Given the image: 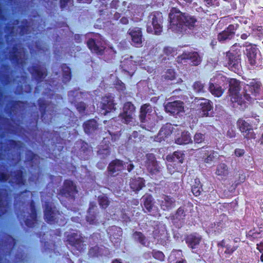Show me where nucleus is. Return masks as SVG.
<instances>
[{
    "instance_id": "1",
    "label": "nucleus",
    "mask_w": 263,
    "mask_h": 263,
    "mask_svg": "<svg viewBox=\"0 0 263 263\" xmlns=\"http://www.w3.org/2000/svg\"><path fill=\"white\" fill-rule=\"evenodd\" d=\"M229 88L228 90L230 101L233 103H237L242 108H246L256 100L259 94L261 83L257 79H252L243 88L242 95L240 94L241 89L240 81L234 78L228 80Z\"/></svg>"
},
{
    "instance_id": "2",
    "label": "nucleus",
    "mask_w": 263,
    "mask_h": 263,
    "mask_svg": "<svg viewBox=\"0 0 263 263\" xmlns=\"http://www.w3.org/2000/svg\"><path fill=\"white\" fill-rule=\"evenodd\" d=\"M170 28L173 31L182 32L185 27L191 28L195 26L197 18L176 8H173L169 14Z\"/></svg>"
},
{
    "instance_id": "3",
    "label": "nucleus",
    "mask_w": 263,
    "mask_h": 263,
    "mask_svg": "<svg viewBox=\"0 0 263 263\" xmlns=\"http://www.w3.org/2000/svg\"><path fill=\"white\" fill-rule=\"evenodd\" d=\"M78 193V187L71 179L64 180L63 186L58 190L57 197L63 205H66L65 200L73 201Z\"/></svg>"
},
{
    "instance_id": "4",
    "label": "nucleus",
    "mask_w": 263,
    "mask_h": 263,
    "mask_svg": "<svg viewBox=\"0 0 263 263\" xmlns=\"http://www.w3.org/2000/svg\"><path fill=\"white\" fill-rule=\"evenodd\" d=\"M44 218L49 224L59 226L65 223V219L62 212L58 210L51 202L46 201L44 205Z\"/></svg>"
},
{
    "instance_id": "5",
    "label": "nucleus",
    "mask_w": 263,
    "mask_h": 263,
    "mask_svg": "<svg viewBox=\"0 0 263 263\" xmlns=\"http://www.w3.org/2000/svg\"><path fill=\"white\" fill-rule=\"evenodd\" d=\"M221 62L223 66L238 73L241 68V55L237 52L229 50L223 53Z\"/></svg>"
},
{
    "instance_id": "6",
    "label": "nucleus",
    "mask_w": 263,
    "mask_h": 263,
    "mask_svg": "<svg viewBox=\"0 0 263 263\" xmlns=\"http://www.w3.org/2000/svg\"><path fill=\"white\" fill-rule=\"evenodd\" d=\"M85 237L79 233L77 230L70 232L65 234V242L69 245L74 251H78L81 253L86 249V244L85 242Z\"/></svg>"
},
{
    "instance_id": "7",
    "label": "nucleus",
    "mask_w": 263,
    "mask_h": 263,
    "mask_svg": "<svg viewBox=\"0 0 263 263\" xmlns=\"http://www.w3.org/2000/svg\"><path fill=\"white\" fill-rule=\"evenodd\" d=\"M41 118L43 122L49 123L55 114V105L51 102H46L44 99L39 98L37 101Z\"/></svg>"
},
{
    "instance_id": "8",
    "label": "nucleus",
    "mask_w": 263,
    "mask_h": 263,
    "mask_svg": "<svg viewBox=\"0 0 263 263\" xmlns=\"http://www.w3.org/2000/svg\"><path fill=\"white\" fill-rule=\"evenodd\" d=\"M148 20L151 21L153 28L147 26V32L160 35L163 30V17L162 13L160 11L151 12L148 16Z\"/></svg>"
},
{
    "instance_id": "9",
    "label": "nucleus",
    "mask_w": 263,
    "mask_h": 263,
    "mask_svg": "<svg viewBox=\"0 0 263 263\" xmlns=\"http://www.w3.org/2000/svg\"><path fill=\"white\" fill-rule=\"evenodd\" d=\"M246 50L247 62L252 68L260 67L262 66V58L260 53L258 58H257V52L259 51L256 45L250 44L247 46Z\"/></svg>"
},
{
    "instance_id": "10",
    "label": "nucleus",
    "mask_w": 263,
    "mask_h": 263,
    "mask_svg": "<svg viewBox=\"0 0 263 263\" xmlns=\"http://www.w3.org/2000/svg\"><path fill=\"white\" fill-rule=\"evenodd\" d=\"M227 78L222 76H218L211 79L209 85L210 92L215 97H221L224 91V89L222 88Z\"/></svg>"
},
{
    "instance_id": "11",
    "label": "nucleus",
    "mask_w": 263,
    "mask_h": 263,
    "mask_svg": "<svg viewBox=\"0 0 263 263\" xmlns=\"http://www.w3.org/2000/svg\"><path fill=\"white\" fill-rule=\"evenodd\" d=\"M236 125L245 139L248 140L256 138V134L251 123L242 118H239L237 121Z\"/></svg>"
},
{
    "instance_id": "12",
    "label": "nucleus",
    "mask_w": 263,
    "mask_h": 263,
    "mask_svg": "<svg viewBox=\"0 0 263 263\" xmlns=\"http://www.w3.org/2000/svg\"><path fill=\"white\" fill-rule=\"evenodd\" d=\"M114 97L110 93H108L101 98L100 102V107L101 111H104L103 114L106 115L107 114L116 110Z\"/></svg>"
},
{
    "instance_id": "13",
    "label": "nucleus",
    "mask_w": 263,
    "mask_h": 263,
    "mask_svg": "<svg viewBox=\"0 0 263 263\" xmlns=\"http://www.w3.org/2000/svg\"><path fill=\"white\" fill-rule=\"evenodd\" d=\"M32 78L37 83H41L48 75L47 69L39 65H33L28 68Z\"/></svg>"
},
{
    "instance_id": "14",
    "label": "nucleus",
    "mask_w": 263,
    "mask_h": 263,
    "mask_svg": "<svg viewBox=\"0 0 263 263\" xmlns=\"http://www.w3.org/2000/svg\"><path fill=\"white\" fill-rule=\"evenodd\" d=\"M86 220L91 225H97L99 223V211L96 205L93 202H90L89 208L87 211Z\"/></svg>"
},
{
    "instance_id": "15",
    "label": "nucleus",
    "mask_w": 263,
    "mask_h": 263,
    "mask_svg": "<svg viewBox=\"0 0 263 263\" xmlns=\"http://www.w3.org/2000/svg\"><path fill=\"white\" fill-rule=\"evenodd\" d=\"M197 110L200 116L209 117L210 111L213 108L212 102L208 99L201 98L197 101Z\"/></svg>"
},
{
    "instance_id": "16",
    "label": "nucleus",
    "mask_w": 263,
    "mask_h": 263,
    "mask_svg": "<svg viewBox=\"0 0 263 263\" xmlns=\"http://www.w3.org/2000/svg\"><path fill=\"white\" fill-rule=\"evenodd\" d=\"M136 107L131 102H125L123 105V112L119 115L123 123L128 124L132 122Z\"/></svg>"
},
{
    "instance_id": "17",
    "label": "nucleus",
    "mask_w": 263,
    "mask_h": 263,
    "mask_svg": "<svg viewBox=\"0 0 263 263\" xmlns=\"http://www.w3.org/2000/svg\"><path fill=\"white\" fill-rule=\"evenodd\" d=\"M238 27V24L229 25L224 30L218 34V41L219 42L224 43L232 40L234 37L235 31Z\"/></svg>"
},
{
    "instance_id": "18",
    "label": "nucleus",
    "mask_w": 263,
    "mask_h": 263,
    "mask_svg": "<svg viewBox=\"0 0 263 263\" xmlns=\"http://www.w3.org/2000/svg\"><path fill=\"white\" fill-rule=\"evenodd\" d=\"M187 60H189L191 63L192 65L198 66L201 62V58L197 52H183L182 54L179 55L177 58V61L178 63H182L183 61H185Z\"/></svg>"
},
{
    "instance_id": "19",
    "label": "nucleus",
    "mask_w": 263,
    "mask_h": 263,
    "mask_svg": "<svg viewBox=\"0 0 263 263\" xmlns=\"http://www.w3.org/2000/svg\"><path fill=\"white\" fill-rule=\"evenodd\" d=\"M30 206L31 213L27 217H25V215H23V221L27 228H33L37 223V211L33 200L31 201Z\"/></svg>"
},
{
    "instance_id": "20",
    "label": "nucleus",
    "mask_w": 263,
    "mask_h": 263,
    "mask_svg": "<svg viewBox=\"0 0 263 263\" xmlns=\"http://www.w3.org/2000/svg\"><path fill=\"white\" fill-rule=\"evenodd\" d=\"M87 46L92 53L100 55L103 54L105 49V47L103 42L94 38H90L87 40Z\"/></svg>"
},
{
    "instance_id": "21",
    "label": "nucleus",
    "mask_w": 263,
    "mask_h": 263,
    "mask_svg": "<svg viewBox=\"0 0 263 263\" xmlns=\"http://www.w3.org/2000/svg\"><path fill=\"white\" fill-rule=\"evenodd\" d=\"M217 246L218 248L224 249L222 255L225 258H229L233 253L237 250L238 246L231 245L230 243V239H223L217 242Z\"/></svg>"
},
{
    "instance_id": "22",
    "label": "nucleus",
    "mask_w": 263,
    "mask_h": 263,
    "mask_svg": "<svg viewBox=\"0 0 263 263\" xmlns=\"http://www.w3.org/2000/svg\"><path fill=\"white\" fill-rule=\"evenodd\" d=\"M125 168V163L118 159L112 160L109 164L107 171L109 174L115 176Z\"/></svg>"
},
{
    "instance_id": "23",
    "label": "nucleus",
    "mask_w": 263,
    "mask_h": 263,
    "mask_svg": "<svg viewBox=\"0 0 263 263\" xmlns=\"http://www.w3.org/2000/svg\"><path fill=\"white\" fill-rule=\"evenodd\" d=\"M146 166L147 171L151 175L156 174L160 172V167L155 155L153 154H147Z\"/></svg>"
},
{
    "instance_id": "24",
    "label": "nucleus",
    "mask_w": 263,
    "mask_h": 263,
    "mask_svg": "<svg viewBox=\"0 0 263 263\" xmlns=\"http://www.w3.org/2000/svg\"><path fill=\"white\" fill-rule=\"evenodd\" d=\"M183 102L181 101H175L170 102L165 105V110L167 112H170L174 115H178L184 111Z\"/></svg>"
},
{
    "instance_id": "25",
    "label": "nucleus",
    "mask_w": 263,
    "mask_h": 263,
    "mask_svg": "<svg viewBox=\"0 0 263 263\" xmlns=\"http://www.w3.org/2000/svg\"><path fill=\"white\" fill-rule=\"evenodd\" d=\"M202 236L194 232L187 235L185 237V243L192 250L196 249L202 240Z\"/></svg>"
},
{
    "instance_id": "26",
    "label": "nucleus",
    "mask_w": 263,
    "mask_h": 263,
    "mask_svg": "<svg viewBox=\"0 0 263 263\" xmlns=\"http://www.w3.org/2000/svg\"><path fill=\"white\" fill-rule=\"evenodd\" d=\"M129 34L132 38V41L134 46L141 47L142 46V33L141 29L135 27L132 29H129Z\"/></svg>"
},
{
    "instance_id": "27",
    "label": "nucleus",
    "mask_w": 263,
    "mask_h": 263,
    "mask_svg": "<svg viewBox=\"0 0 263 263\" xmlns=\"http://www.w3.org/2000/svg\"><path fill=\"white\" fill-rule=\"evenodd\" d=\"M9 183L11 184H15L20 186L25 185L26 183V179L24 171L21 169L14 171L12 174L11 179L9 181Z\"/></svg>"
},
{
    "instance_id": "28",
    "label": "nucleus",
    "mask_w": 263,
    "mask_h": 263,
    "mask_svg": "<svg viewBox=\"0 0 263 263\" xmlns=\"http://www.w3.org/2000/svg\"><path fill=\"white\" fill-rule=\"evenodd\" d=\"M153 111V107L149 103H145L141 106L140 112L139 115V120L141 123H146L147 121V117H148ZM145 126H148L146 124Z\"/></svg>"
},
{
    "instance_id": "29",
    "label": "nucleus",
    "mask_w": 263,
    "mask_h": 263,
    "mask_svg": "<svg viewBox=\"0 0 263 263\" xmlns=\"http://www.w3.org/2000/svg\"><path fill=\"white\" fill-rule=\"evenodd\" d=\"M173 130V127L170 123L163 125L159 130L157 136V140L159 142L164 141L165 139L171 136Z\"/></svg>"
},
{
    "instance_id": "30",
    "label": "nucleus",
    "mask_w": 263,
    "mask_h": 263,
    "mask_svg": "<svg viewBox=\"0 0 263 263\" xmlns=\"http://www.w3.org/2000/svg\"><path fill=\"white\" fill-rule=\"evenodd\" d=\"M98 127L99 124L94 119L88 120L83 124L84 131L88 135L93 134L98 130Z\"/></svg>"
},
{
    "instance_id": "31",
    "label": "nucleus",
    "mask_w": 263,
    "mask_h": 263,
    "mask_svg": "<svg viewBox=\"0 0 263 263\" xmlns=\"http://www.w3.org/2000/svg\"><path fill=\"white\" fill-rule=\"evenodd\" d=\"M129 185L130 189L137 193L145 186V180L141 177H134L130 180Z\"/></svg>"
},
{
    "instance_id": "32",
    "label": "nucleus",
    "mask_w": 263,
    "mask_h": 263,
    "mask_svg": "<svg viewBox=\"0 0 263 263\" xmlns=\"http://www.w3.org/2000/svg\"><path fill=\"white\" fill-rule=\"evenodd\" d=\"M160 202L161 208L163 211H168L175 205V200L169 195H163Z\"/></svg>"
},
{
    "instance_id": "33",
    "label": "nucleus",
    "mask_w": 263,
    "mask_h": 263,
    "mask_svg": "<svg viewBox=\"0 0 263 263\" xmlns=\"http://www.w3.org/2000/svg\"><path fill=\"white\" fill-rule=\"evenodd\" d=\"M186 214L184 206L179 207L175 213L171 216V219L174 223H184L185 219Z\"/></svg>"
},
{
    "instance_id": "34",
    "label": "nucleus",
    "mask_w": 263,
    "mask_h": 263,
    "mask_svg": "<svg viewBox=\"0 0 263 263\" xmlns=\"http://www.w3.org/2000/svg\"><path fill=\"white\" fill-rule=\"evenodd\" d=\"M185 154L181 151H175L172 155H167L166 160L169 162L182 163L184 159Z\"/></svg>"
},
{
    "instance_id": "35",
    "label": "nucleus",
    "mask_w": 263,
    "mask_h": 263,
    "mask_svg": "<svg viewBox=\"0 0 263 263\" xmlns=\"http://www.w3.org/2000/svg\"><path fill=\"white\" fill-rule=\"evenodd\" d=\"M61 68L62 71V82L67 83L71 79V69L65 63L61 64Z\"/></svg>"
},
{
    "instance_id": "36",
    "label": "nucleus",
    "mask_w": 263,
    "mask_h": 263,
    "mask_svg": "<svg viewBox=\"0 0 263 263\" xmlns=\"http://www.w3.org/2000/svg\"><path fill=\"white\" fill-rule=\"evenodd\" d=\"M175 143L179 145L187 144L192 142L190 134L188 132H183L181 136L175 140Z\"/></svg>"
},
{
    "instance_id": "37",
    "label": "nucleus",
    "mask_w": 263,
    "mask_h": 263,
    "mask_svg": "<svg viewBox=\"0 0 263 263\" xmlns=\"http://www.w3.org/2000/svg\"><path fill=\"white\" fill-rule=\"evenodd\" d=\"M81 147L79 148V153L82 156L83 159L86 160L88 159L89 154L91 153V150L89 147L87 143L84 141L80 142Z\"/></svg>"
},
{
    "instance_id": "38",
    "label": "nucleus",
    "mask_w": 263,
    "mask_h": 263,
    "mask_svg": "<svg viewBox=\"0 0 263 263\" xmlns=\"http://www.w3.org/2000/svg\"><path fill=\"white\" fill-rule=\"evenodd\" d=\"M21 52L18 51V47L14 45L12 47V51L10 55V60L14 63L19 65L22 63L21 61Z\"/></svg>"
},
{
    "instance_id": "39",
    "label": "nucleus",
    "mask_w": 263,
    "mask_h": 263,
    "mask_svg": "<svg viewBox=\"0 0 263 263\" xmlns=\"http://www.w3.org/2000/svg\"><path fill=\"white\" fill-rule=\"evenodd\" d=\"M11 103L12 105L8 111V114L10 116L14 113L16 110L23 108L27 104V102L20 100L12 101Z\"/></svg>"
},
{
    "instance_id": "40",
    "label": "nucleus",
    "mask_w": 263,
    "mask_h": 263,
    "mask_svg": "<svg viewBox=\"0 0 263 263\" xmlns=\"http://www.w3.org/2000/svg\"><path fill=\"white\" fill-rule=\"evenodd\" d=\"M39 156L31 151H28L26 154V161L31 167L39 162Z\"/></svg>"
},
{
    "instance_id": "41",
    "label": "nucleus",
    "mask_w": 263,
    "mask_h": 263,
    "mask_svg": "<svg viewBox=\"0 0 263 263\" xmlns=\"http://www.w3.org/2000/svg\"><path fill=\"white\" fill-rule=\"evenodd\" d=\"M143 204L148 213H151L154 208L153 198L151 195L143 196Z\"/></svg>"
},
{
    "instance_id": "42",
    "label": "nucleus",
    "mask_w": 263,
    "mask_h": 263,
    "mask_svg": "<svg viewBox=\"0 0 263 263\" xmlns=\"http://www.w3.org/2000/svg\"><path fill=\"white\" fill-rule=\"evenodd\" d=\"M139 6L136 4L129 3L127 7V9H123L121 12L127 15H135L136 13L138 12Z\"/></svg>"
},
{
    "instance_id": "43",
    "label": "nucleus",
    "mask_w": 263,
    "mask_h": 263,
    "mask_svg": "<svg viewBox=\"0 0 263 263\" xmlns=\"http://www.w3.org/2000/svg\"><path fill=\"white\" fill-rule=\"evenodd\" d=\"M216 175L221 177L227 176L229 174V168L227 164L221 163L217 166Z\"/></svg>"
},
{
    "instance_id": "44",
    "label": "nucleus",
    "mask_w": 263,
    "mask_h": 263,
    "mask_svg": "<svg viewBox=\"0 0 263 263\" xmlns=\"http://www.w3.org/2000/svg\"><path fill=\"white\" fill-rule=\"evenodd\" d=\"M16 240L11 235L7 234L5 237V245L10 253L16 246Z\"/></svg>"
},
{
    "instance_id": "45",
    "label": "nucleus",
    "mask_w": 263,
    "mask_h": 263,
    "mask_svg": "<svg viewBox=\"0 0 263 263\" xmlns=\"http://www.w3.org/2000/svg\"><path fill=\"white\" fill-rule=\"evenodd\" d=\"M262 230L260 229L256 230L254 229L249 231L246 234V237L251 241H254L256 239L260 238L262 237Z\"/></svg>"
},
{
    "instance_id": "46",
    "label": "nucleus",
    "mask_w": 263,
    "mask_h": 263,
    "mask_svg": "<svg viewBox=\"0 0 263 263\" xmlns=\"http://www.w3.org/2000/svg\"><path fill=\"white\" fill-rule=\"evenodd\" d=\"M32 85L27 83L25 84L24 85L18 84L16 86V90L20 95L24 93L27 94L30 93L32 92Z\"/></svg>"
},
{
    "instance_id": "47",
    "label": "nucleus",
    "mask_w": 263,
    "mask_h": 263,
    "mask_svg": "<svg viewBox=\"0 0 263 263\" xmlns=\"http://www.w3.org/2000/svg\"><path fill=\"white\" fill-rule=\"evenodd\" d=\"M204 84L200 81H196L193 84L194 91L198 93H203L205 92Z\"/></svg>"
},
{
    "instance_id": "48",
    "label": "nucleus",
    "mask_w": 263,
    "mask_h": 263,
    "mask_svg": "<svg viewBox=\"0 0 263 263\" xmlns=\"http://www.w3.org/2000/svg\"><path fill=\"white\" fill-rule=\"evenodd\" d=\"M133 235L135 240L138 241L141 245L145 246L146 237L142 232L136 231Z\"/></svg>"
},
{
    "instance_id": "49",
    "label": "nucleus",
    "mask_w": 263,
    "mask_h": 263,
    "mask_svg": "<svg viewBox=\"0 0 263 263\" xmlns=\"http://www.w3.org/2000/svg\"><path fill=\"white\" fill-rule=\"evenodd\" d=\"M202 190V184L200 182V181L198 180L197 181V180H195V184L192 186V192L193 195L196 197L199 196Z\"/></svg>"
},
{
    "instance_id": "50",
    "label": "nucleus",
    "mask_w": 263,
    "mask_h": 263,
    "mask_svg": "<svg viewBox=\"0 0 263 263\" xmlns=\"http://www.w3.org/2000/svg\"><path fill=\"white\" fill-rule=\"evenodd\" d=\"M176 78V72L174 69H168L165 73L162 76V79L164 80L172 81Z\"/></svg>"
},
{
    "instance_id": "51",
    "label": "nucleus",
    "mask_w": 263,
    "mask_h": 263,
    "mask_svg": "<svg viewBox=\"0 0 263 263\" xmlns=\"http://www.w3.org/2000/svg\"><path fill=\"white\" fill-rule=\"evenodd\" d=\"M8 203L5 202V200L3 199L2 193L0 192V216H3L5 215L8 212Z\"/></svg>"
},
{
    "instance_id": "52",
    "label": "nucleus",
    "mask_w": 263,
    "mask_h": 263,
    "mask_svg": "<svg viewBox=\"0 0 263 263\" xmlns=\"http://www.w3.org/2000/svg\"><path fill=\"white\" fill-rule=\"evenodd\" d=\"M141 141L139 133L137 131H134L128 137L127 142L129 144H135Z\"/></svg>"
},
{
    "instance_id": "53",
    "label": "nucleus",
    "mask_w": 263,
    "mask_h": 263,
    "mask_svg": "<svg viewBox=\"0 0 263 263\" xmlns=\"http://www.w3.org/2000/svg\"><path fill=\"white\" fill-rule=\"evenodd\" d=\"M98 201L101 208L104 209H106L110 203L108 197L105 196H99Z\"/></svg>"
},
{
    "instance_id": "54",
    "label": "nucleus",
    "mask_w": 263,
    "mask_h": 263,
    "mask_svg": "<svg viewBox=\"0 0 263 263\" xmlns=\"http://www.w3.org/2000/svg\"><path fill=\"white\" fill-rule=\"evenodd\" d=\"M22 24L18 26V28L20 29V33L22 35H24L28 33L29 30V25L28 22L27 20H24L22 22Z\"/></svg>"
},
{
    "instance_id": "55",
    "label": "nucleus",
    "mask_w": 263,
    "mask_h": 263,
    "mask_svg": "<svg viewBox=\"0 0 263 263\" xmlns=\"http://www.w3.org/2000/svg\"><path fill=\"white\" fill-rule=\"evenodd\" d=\"M252 34L255 37L261 40L263 37V28L262 26H258L252 30Z\"/></svg>"
},
{
    "instance_id": "56",
    "label": "nucleus",
    "mask_w": 263,
    "mask_h": 263,
    "mask_svg": "<svg viewBox=\"0 0 263 263\" xmlns=\"http://www.w3.org/2000/svg\"><path fill=\"white\" fill-rule=\"evenodd\" d=\"M153 257L157 260L163 261L165 259V255L163 253L160 251L153 250L152 252Z\"/></svg>"
},
{
    "instance_id": "57",
    "label": "nucleus",
    "mask_w": 263,
    "mask_h": 263,
    "mask_svg": "<svg viewBox=\"0 0 263 263\" xmlns=\"http://www.w3.org/2000/svg\"><path fill=\"white\" fill-rule=\"evenodd\" d=\"M205 135L200 133H197L194 136V141L195 143H201L204 141Z\"/></svg>"
},
{
    "instance_id": "58",
    "label": "nucleus",
    "mask_w": 263,
    "mask_h": 263,
    "mask_svg": "<svg viewBox=\"0 0 263 263\" xmlns=\"http://www.w3.org/2000/svg\"><path fill=\"white\" fill-rule=\"evenodd\" d=\"M88 254L92 257H98L100 254V248L98 246L91 247L89 250Z\"/></svg>"
},
{
    "instance_id": "59",
    "label": "nucleus",
    "mask_w": 263,
    "mask_h": 263,
    "mask_svg": "<svg viewBox=\"0 0 263 263\" xmlns=\"http://www.w3.org/2000/svg\"><path fill=\"white\" fill-rule=\"evenodd\" d=\"M246 174L243 172H240L238 178L235 181V186H237L245 182L246 180Z\"/></svg>"
},
{
    "instance_id": "60",
    "label": "nucleus",
    "mask_w": 263,
    "mask_h": 263,
    "mask_svg": "<svg viewBox=\"0 0 263 263\" xmlns=\"http://www.w3.org/2000/svg\"><path fill=\"white\" fill-rule=\"evenodd\" d=\"M116 88L119 91H124L126 89L125 85L120 80L117 79L115 83Z\"/></svg>"
},
{
    "instance_id": "61",
    "label": "nucleus",
    "mask_w": 263,
    "mask_h": 263,
    "mask_svg": "<svg viewBox=\"0 0 263 263\" xmlns=\"http://www.w3.org/2000/svg\"><path fill=\"white\" fill-rule=\"evenodd\" d=\"M163 51L167 56H173L176 51L174 48L169 46L165 47Z\"/></svg>"
},
{
    "instance_id": "62",
    "label": "nucleus",
    "mask_w": 263,
    "mask_h": 263,
    "mask_svg": "<svg viewBox=\"0 0 263 263\" xmlns=\"http://www.w3.org/2000/svg\"><path fill=\"white\" fill-rule=\"evenodd\" d=\"M76 108L80 113H83L86 110V105L85 103L80 102L77 104Z\"/></svg>"
},
{
    "instance_id": "63",
    "label": "nucleus",
    "mask_w": 263,
    "mask_h": 263,
    "mask_svg": "<svg viewBox=\"0 0 263 263\" xmlns=\"http://www.w3.org/2000/svg\"><path fill=\"white\" fill-rule=\"evenodd\" d=\"M215 152L214 151H211V152L208 156H206L205 159L203 160L204 162L206 163H209L213 161L215 158Z\"/></svg>"
},
{
    "instance_id": "64",
    "label": "nucleus",
    "mask_w": 263,
    "mask_h": 263,
    "mask_svg": "<svg viewBox=\"0 0 263 263\" xmlns=\"http://www.w3.org/2000/svg\"><path fill=\"white\" fill-rule=\"evenodd\" d=\"M208 6H218L219 3L218 0H204Z\"/></svg>"
}]
</instances>
